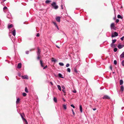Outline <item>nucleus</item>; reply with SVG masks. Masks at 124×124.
<instances>
[{"mask_svg":"<svg viewBox=\"0 0 124 124\" xmlns=\"http://www.w3.org/2000/svg\"><path fill=\"white\" fill-rule=\"evenodd\" d=\"M51 6H52V8L54 9H56L58 8V6L56 5L55 2H54L51 4Z\"/></svg>","mask_w":124,"mask_h":124,"instance_id":"f257e3e1","label":"nucleus"},{"mask_svg":"<svg viewBox=\"0 0 124 124\" xmlns=\"http://www.w3.org/2000/svg\"><path fill=\"white\" fill-rule=\"evenodd\" d=\"M118 33L116 32H114V34L112 33L111 36L112 38L118 36Z\"/></svg>","mask_w":124,"mask_h":124,"instance_id":"f03ea898","label":"nucleus"},{"mask_svg":"<svg viewBox=\"0 0 124 124\" xmlns=\"http://www.w3.org/2000/svg\"><path fill=\"white\" fill-rule=\"evenodd\" d=\"M103 99H110V97L107 95H104L102 98Z\"/></svg>","mask_w":124,"mask_h":124,"instance_id":"7ed1b4c3","label":"nucleus"},{"mask_svg":"<svg viewBox=\"0 0 124 124\" xmlns=\"http://www.w3.org/2000/svg\"><path fill=\"white\" fill-rule=\"evenodd\" d=\"M22 78L23 79H28V76L27 75H24V76H21Z\"/></svg>","mask_w":124,"mask_h":124,"instance_id":"20e7f679","label":"nucleus"},{"mask_svg":"<svg viewBox=\"0 0 124 124\" xmlns=\"http://www.w3.org/2000/svg\"><path fill=\"white\" fill-rule=\"evenodd\" d=\"M12 34L14 36H15L16 35V30L14 28H13L12 29Z\"/></svg>","mask_w":124,"mask_h":124,"instance_id":"39448f33","label":"nucleus"},{"mask_svg":"<svg viewBox=\"0 0 124 124\" xmlns=\"http://www.w3.org/2000/svg\"><path fill=\"white\" fill-rule=\"evenodd\" d=\"M65 89V87L64 86L62 85V92H63V95H66V91L65 90H64Z\"/></svg>","mask_w":124,"mask_h":124,"instance_id":"423d86ee","label":"nucleus"},{"mask_svg":"<svg viewBox=\"0 0 124 124\" xmlns=\"http://www.w3.org/2000/svg\"><path fill=\"white\" fill-rule=\"evenodd\" d=\"M110 27L111 29H115V24L114 23H112L110 25Z\"/></svg>","mask_w":124,"mask_h":124,"instance_id":"0eeeda50","label":"nucleus"},{"mask_svg":"<svg viewBox=\"0 0 124 124\" xmlns=\"http://www.w3.org/2000/svg\"><path fill=\"white\" fill-rule=\"evenodd\" d=\"M124 46V45H120V44H119L117 46V47L119 49H121Z\"/></svg>","mask_w":124,"mask_h":124,"instance_id":"6e6552de","label":"nucleus"},{"mask_svg":"<svg viewBox=\"0 0 124 124\" xmlns=\"http://www.w3.org/2000/svg\"><path fill=\"white\" fill-rule=\"evenodd\" d=\"M7 17L8 18L11 19V15L10 13H8L7 14Z\"/></svg>","mask_w":124,"mask_h":124,"instance_id":"1a4fd4ad","label":"nucleus"},{"mask_svg":"<svg viewBox=\"0 0 124 124\" xmlns=\"http://www.w3.org/2000/svg\"><path fill=\"white\" fill-rule=\"evenodd\" d=\"M56 20L59 23L60 22V18L59 16L55 18Z\"/></svg>","mask_w":124,"mask_h":124,"instance_id":"9d476101","label":"nucleus"},{"mask_svg":"<svg viewBox=\"0 0 124 124\" xmlns=\"http://www.w3.org/2000/svg\"><path fill=\"white\" fill-rule=\"evenodd\" d=\"M74 71L76 73L78 74H79L80 73V71H78L77 70V69L76 68H74Z\"/></svg>","mask_w":124,"mask_h":124,"instance_id":"9b49d317","label":"nucleus"},{"mask_svg":"<svg viewBox=\"0 0 124 124\" xmlns=\"http://www.w3.org/2000/svg\"><path fill=\"white\" fill-rule=\"evenodd\" d=\"M38 51L37 52V55H40V54L41 52L40 49L39 48H38Z\"/></svg>","mask_w":124,"mask_h":124,"instance_id":"f8f14e48","label":"nucleus"},{"mask_svg":"<svg viewBox=\"0 0 124 124\" xmlns=\"http://www.w3.org/2000/svg\"><path fill=\"white\" fill-rule=\"evenodd\" d=\"M22 66V64L21 63H18L17 65V68L20 69L21 68Z\"/></svg>","mask_w":124,"mask_h":124,"instance_id":"ddd939ff","label":"nucleus"},{"mask_svg":"<svg viewBox=\"0 0 124 124\" xmlns=\"http://www.w3.org/2000/svg\"><path fill=\"white\" fill-rule=\"evenodd\" d=\"M20 101V99L19 98H17V99L16 101V104H18Z\"/></svg>","mask_w":124,"mask_h":124,"instance_id":"4468645a","label":"nucleus"},{"mask_svg":"<svg viewBox=\"0 0 124 124\" xmlns=\"http://www.w3.org/2000/svg\"><path fill=\"white\" fill-rule=\"evenodd\" d=\"M120 58H124V52H123L122 54L120 55Z\"/></svg>","mask_w":124,"mask_h":124,"instance_id":"2eb2a0df","label":"nucleus"},{"mask_svg":"<svg viewBox=\"0 0 124 124\" xmlns=\"http://www.w3.org/2000/svg\"><path fill=\"white\" fill-rule=\"evenodd\" d=\"M20 115L23 120L25 118H24L23 116L24 115V113H23L22 114H20Z\"/></svg>","mask_w":124,"mask_h":124,"instance_id":"dca6fc26","label":"nucleus"},{"mask_svg":"<svg viewBox=\"0 0 124 124\" xmlns=\"http://www.w3.org/2000/svg\"><path fill=\"white\" fill-rule=\"evenodd\" d=\"M120 90L122 92H123L124 91V87L123 85H121L120 86Z\"/></svg>","mask_w":124,"mask_h":124,"instance_id":"f3484780","label":"nucleus"},{"mask_svg":"<svg viewBox=\"0 0 124 124\" xmlns=\"http://www.w3.org/2000/svg\"><path fill=\"white\" fill-rule=\"evenodd\" d=\"M113 43H111L110 44V46L112 48H114L115 47V44H113Z\"/></svg>","mask_w":124,"mask_h":124,"instance_id":"a211bd4d","label":"nucleus"},{"mask_svg":"<svg viewBox=\"0 0 124 124\" xmlns=\"http://www.w3.org/2000/svg\"><path fill=\"white\" fill-rule=\"evenodd\" d=\"M117 17L118 18H121L122 19L123 18V17L121 16L120 15H117Z\"/></svg>","mask_w":124,"mask_h":124,"instance_id":"6ab92c4d","label":"nucleus"},{"mask_svg":"<svg viewBox=\"0 0 124 124\" xmlns=\"http://www.w3.org/2000/svg\"><path fill=\"white\" fill-rule=\"evenodd\" d=\"M79 109L80 110V111L81 112H82V107L81 105H80L79 106Z\"/></svg>","mask_w":124,"mask_h":124,"instance_id":"aec40b11","label":"nucleus"},{"mask_svg":"<svg viewBox=\"0 0 124 124\" xmlns=\"http://www.w3.org/2000/svg\"><path fill=\"white\" fill-rule=\"evenodd\" d=\"M13 25L12 24H11L8 26V28L9 29L13 27Z\"/></svg>","mask_w":124,"mask_h":124,"instance_id":"412c9836","label":"nucleus"},{"mask_svg":"<svg viewBox=\"0 0 124 124\" xmlns=\"http://www.w3.org/2000/svg\"><path fill=\"white\" fill-rule=\"evenodd\" d=\"M40 63L41 66L42 67H43L44 66L43 65L42 61L41 60H40Z\"/></svg>","mask_w":124,"mask_h":124,"instance_id":"4be33fe9","label":"nucleus"},{"mask_svg":"<svg viewBox=\"0 0 124 124\" xmlns=\"http://www.w3.org/2000/svg\"><path fill=\"white\" fill-rule=\"evenodd\" d=\"M57 87L59 90L60 91H61V86L59 85H57Z\"/></svg>","mask_w":124,"mask_h":124,"instance_id":"5701e85b","label":"nucleus"},{"mask_svg":"<svg viewBox=\"0 0 124 124\" xmlns=\"http://www.w3.org/2000/svg\"><path fill=\"white\" fill-rule=\"evenodd\" d=\"M123 80H120V85H122L123 84Z\"/></svg>","mask_w":124,"mask_h":124,"instance_id":"b1692460","label":"nucleus"},{"mask_svg":"<svg viewBox=\"0 0 124 124\" xmlns=\"http://www.w3.org/2000/svg\"><path fill=\"white\" fill-rule=\"evenodd\" d=\"M51 1L50 0H47L45 1V3L46 4L48 3Z\"/></svg>","mask_w":124,"mask_h":124,"instance_id":"393cba45","label":"nucleus"},{"mask_svg":"<svg viewBox=\"0 0 124 124\" xmlns=\"http://www.w3.org/2000/svg\"><path fill=\"white\" fill-rule=\"evenodd\" d=\"M51 61L53 62H56L57 61V60L56 59H54L53 58H52L51 60Z\"/></svg>","mask_w":124,"mask_h":124,"instance_id":"a878e982","label":"nucleus"},{"mask_svg":"<svg viewBox=\"0 0 124 124\" xmlns=\"http://www.w3.org/2000/svg\"><path fill=\"white\" fill-rule=\"evenodd\" d=\"M25 92L26 93H28V90L27 87H25Z\"/></svg>","mask_w":124,"mask_h":124,"instance_id":"bb28decb","label":"nucleus"},{"mask_svg":"<svg viewBox=\"0 0 124 124\" xmlns=\"http://www.w3.org/2000/svg\"><path fill=\"white\" fill-rule=\"evenodd\" d=\"M54 101L55 102H57V99L55 97H54Z\"/></svg>","mask_w":124,"mask_h":124,"instance_id":"cd10ccee","label":"nucleus"},{"mask_svg":"<svg viewBox=\"0 0 124 124\" xmlns=\"http://www.w3.org/2000/svg\"><path fill=\"white\" fill-rule=\"evenodd\" d=\"M23 120V121L25 122V124H28V122L25 119Z\"/></svg>","mask_w":124,"mask_h":124,"instance_id":"c85d7f7f","label":"nucleus"},{"mask_svg":"<svg viewBox=\"0 0 124 124\" xmlns=\"http://www.w3.org/2000/svg\"><path fill=\"white\" fill-rule=\"evenodd\" d=\"M63 108L64 109H66L67 108V107L66 105H63Z\"/></svg>","mask_w":124,"mask_h":124,"instance_id":"c756f323","label":"nucleus"},{"mask_svg":"<svg viewBox=\"0 0 124 124\" xmlns=\"http://www.w3.org/2000/svg\"><path fill=\"white\" fill-rule=\"evenodd\" d=\"M112 43H115L116 41V39H115L114 40H112Z\"/></svg>","mask_w":124,"mask_h":124,"instance_id":"7c9ffc66","label":"nucleus"},{"mask_svg":"<svg viewBox=\"0 0 124 124\" xmlns=\"http://www.w3.org/2000/svg\"><path fill=\"white\" fill-rule=\"evenodd\" d=\"M53 23H54V25H55V26H57V25L56 24V23L54 22H53Z\"/></svg>","mask_w":124,"mask_h":124,"instance_id":"2f4dec72","label":"nucleus"},{"mask_svg":"<svg viewBox=\"0 0 124 124\" xmlns=\"http://www.w3.org/2000/svg\"><path fill=\"white\" fill-rule=\"evenodd\" d=\"M22 95L23 96H25L27 94L25 93H22Z\"/></svg>","mask_w":124,"mask_h":124,"instance_id":"473e14b6","label":"nucleus"},{"mask_svg":"<svg viewBox=\"0 0 124 124\" xmlns=\"http://www.w3.org/2000/svg\"><path fill=\"white\" fill-rule=\"evenodd\" d=\"M117 50V49L116 48H115L114 49V52H116Z\"/></svg>","mask_w":124,"mask_h":124,"instance_id":"72a5a7b5","label":"nucleus"},{"mask_svg":"<svg viewBox=\"0 0 124 124\" xmlns=\"http://www.w3.org/2000/svg\"><path fill=\"white\" fill-rule=\"evenodd\" d=\"M67 71L68 72H70V68H69L67 69Z\"/></svg>","mask_w":124,"mask_h":124,"instance_id":"f704fd0d","label":"nucleus"},{"mask_svg":"<svg viewBox=\"0 0 124 124\" xmlns=\"http://www.w3.org/2000/svg\"><path fill=\"white\" fill-rule=\"evenodd\" d=\"M59 76L60 77L62 78V75L60 73L59 74Z\"/></svg>","mask_w":124,"mask_h":124,"instance_id":"c9c22d12","label":"nucleus"},{"mask_svg":"<svg viewBox=\"0 0 124 124\" xmlns=\"http://www.w3.org/2000/svg\"><path fill=\"white\" fill-rule=\"evenodd\" d=\"M114 64L116 65L117 64V61L116 60H115L114 62Z\"/></svg>","mask_w":124,"mask_h":124,"instance_id":"e433bc0d","label":"nucleus"},{"mask_svg":"<svg viewBox=\"0 0 124 124\" xmlns=\"http://www.w3.org/2000/svg\"><path fill=\"white\" fill-rule=\"evenodd\" d=\"M121 63L122 64V66H124V60Z\"/></svg>","mask_w":124,"mask_h":124,"instance_id":"4c0bfd02","label":"nucleus"},{"mask_svg":"<svg viewBox=\"0 0 124 124\" xmlns=\"http://www.w3.org/2000/svg\"><path fill=\"white\" fill-rule=\"evenodd\" d=\"M119 20L118 19H117L116 21V23H118L119 22Z\"/></svg>","mask_w":124,"mask_h":124,"instance_id":"58836bf2","label":"nucleus"},{"mask_svg":"<svg viewBox=\"0 0 124 124\" xmlns=\"http://www.w3.org/2000/svg\"><path fill=\"white\" fill-rule=\"evenodd\" d=\"M29 51H26L25 52V53L27 54H29Z\"/></svg>","mask_w":124,"mask_h":124,"instance_id":"ea45409f","label":"nucleus"},{"mask_svg":"<svg viewBox=\"0 0 124 124\" xmlns=\"http://www.w3.org/2000/svg\"><path fill=\"white\" fill-rule=\"evenodd\" d=\"M7 9V8L6 7H4L3 8V10H5L6 9Z\"/></svg>","mask_w":124,"mask_h":124,"instance_id":"a19ab883","label":"nucleus"},{"mask_svg":"<svg viewBox=\"0 0 124 124\" xmlns=\"http://www.w3.org/2000/svg\"><path fill=\"white\" fill-rule=\"evenodd\" d=\"M71 107L73 108H75V106L73 104H71L70 105Z\"/></svg>","mask_w":124,"mask_h":124,"instance_id":"79ce46f5","label":"nucleus"},{"mask_svg":"<svg viewBox=\"0 0 124 124\" xmlns=\"http://www.w3.org/2000/svg\"><path fill=\"white\" fill-rule=\"evenodd\" d=\"M72 111L73 115L74 116L75 115V113L74 111L72 109Z\"/></svg>","mask_w":124,"mask_h":124,"instance_id":"37998d69","label":"nucleus"},{"mask_svg":"<svg viewBox=\"0 0 124 124\" xmlns=\"http://www.w3.org/2000/svg\"><path fill=\"white\" fill-rule=\"evenodd\" d=\"M73 92L74 93H76L77 92L76 91L75 89L73 91Z\"/></svg>","mask_w":124,"mask_h":124,"instance_id":"c03bdc74","label":"nucleus"},{"mask_svg":"<svg viewBox=\"0 0 124 124\" xmlns=\"http://www.w3.org/2000/svg\"><path fill=\"white\" fill-rule=\"evenodd\" d=\"M124 36L123 37H122L120 39H121L123 41L124 40Z\"/></svg>","mask_w":124,"mask_h":124,"instance_id":"a18cd8bd","label":"nucleus"},{"mask_svg":"<svg viewBox=\"0 0 124 124\" xmlns=\"http://www.w3.org/2000/svg\"><path fill=\"white\" fill-rule=\"evenodd\" d=\"M38 55V57H37V59L38 60H39L40 59V57H39V55Z\"/></svg>","mask_w":124,"mask_h":124,"instance_id":"49530a36","label":"nucleus"},{"mask_svg":"<svg viewBox=\"0 0 124 124\" xmlns=\"http://www.w3.org/2000/svg\"><path fill=\"white\" fill-rule=\"evenodd\" d=\"M40 36V34L39 33H38L36 35V36L37 37H39Z\"/></svg>","mask_w":124,"mask_h":124,"instance_id":"de8ad7c7","label":"nucleus"},{"mask_svg":"<svg viewBox=\"0 0 124 124\" xmlns=\"http://www.w3.org/2000/svg\"><path fill=\"white\" fill-rule=\"evenodd\" d=\"M47 67V66L46 65V66L44 67L43 68V69H46Z\"/></svg>","mask_w":124,"mask_h":124,"instance_id":"09e8293b","label":"nucleus"},{"mask_svg":"<svg viewBox=\"0 0 124 124\" xmlns=\"http://www.w3.org/2000/svg\"><path fill=\"white\" fill-rule=\"evenodd\" d=\"M70 65L69 64H66V66L67 67H68Z\"/></svg>","mask_w":124,"mask_h":124,"instance_id":"8fccbe9b","label":"nucleus"},{"mask_svg":"<svg viewBox=\"0 0 124 124\" xmlns=\"http://www.w3.org/2000/svg\"><path fill=\"white\" fill-rule=\"evenodd\" d=\"M59 64L60 66H62V62H60L59 63Z\"/></svg>","mask_w":124,"mask_h":124,"instance_id":"3c124183","label":"nucleus"},{"mask_svg":"<svg viewBox=\"0 0 124 124\" xmlns=\"http://www.w3.org/2000/svg\"><path fill=\"white\" fill-rule=\"evenodd\" d=\"M18 75L19 77H20L21 76V74L20 73H18Z\"/></svg>","mask_w":124,"mask_h":124,"instance_id":"603ef678","label":"nucleus"},{"mask_svg":"<svg viewBox=\"0 0 124 124\" xmlns=\"http://www.w3.org/2000/svg\"><path fill=\"white\" fill-rule=\"evenodd\" d=\"M96 108H93V110H96Z\"/></svg>","mask_w":124,"mask_h":124,"instance_id":"864d4df0","label":"nucleus"},{"mask_svg":"<svg viewBox=\"0 0 124 124\" xmlns=\"http://www.w3.org/2000/svg\"><path fill=\"white\" fill-rule=\"evenodd\" d=\"M110 69L111 70H112V67L111 66H110Z\"/></svg>","mask_w":124,"mask_h":124,"instance_id":"5fc2aeb1","label":"nucleus"},{"mask_svg":"<svg viewBox=\"0 0 124 124\" xmlns=\"http://www.w3.org/2000/svg\"><path fill=\"white\" fill-rule=\"evenodd\" d=\"M56 27H57V29L58 30H59V28L58 27V25L57 26H56Z\"/></svg>","mask_w":124,"mask_h":124,"instance_id":"6e6d98bb","label":"nucleus"},{"mask_svg":"<svg viewBox=\"0 0 124 124\" xmlns=\"http://www.w3.org/2000/svg\"><path fill=\"white\" fill-rule=\"evenodd\" d=\"M62 100H63L64 101H65V99L63 98H62Z\"/></svg>","mask_w":124,"mask_h":124,"instance_id":"4d7b16f0","label":"nucleus"},{"mask_svg":"<svg viewBox=\"0 0 124 124\" xmlns=\"http://www.w3.org/2000/svg\"><path fill=\"white\" fill-rule=\"evenodd\" d=\"M50 83L51 85H53V84L52 82H50Z\"/></svg>","mask_w":124,"mask_h":124,"instance_id":"13d9d810","label":"nucleus"},{"mask_svg":"<svg viewBox=\"0 0 124 124\" xmlns=\"http://www.w3.org/2000/svg\"><path fill=\"white\" fill-rule=\"evenodd\" d=\"M56 46V47H57L58 48H59V47L58 46Z\"/></svg>","mask_w":124,"mask_h":124,"instance_id":"bf43d9fd","label":"nucleus"},{"mask_svg":"<svg viewBox=\"0 0 124 124\" xmlns=\"http://www.w3.org/2000/svg\"><path fill=\"white\" fill-rule=\"evenodd\" d=\"M61 8L62 9V4L61 5Z\"/></svg>","mask_w":124,"mask_h":124,"instance_id":"052dcab7","label":"nucleus"},{"mask_svg":"<svg viewBox=\"0 0 124 124\" xmlns=\"http://www.w3.org/2000/svg\"><path fill=\"white\" fill-rule=\"evenodd\" d=\"M112 73H113L114 74V73H115L114 72H113Z\"/></svg>","mask_w":124,"mask_h":124,"instance_id":"680f3d73","label":"nucleus"},{"mask_svg":"<svg viewBox=\"0 0 124 124\" xmlns=\"http://www.w3.org/2000/svg\"><path fill=\"white\" fill-rule=\"evenodd\" d=\"M64 65V64L63 63H62V66Z\"/></svg>","mask_w":124,"mask_h":124,"instance_id":"e2e57ef3","label":"nucleus"},{"mask_svg":"<svg viewBox=\"0 0 124 124\" xmlns=\"http://www.w3.org/2000/svg\"><path fill=\"white\" fill-rule=\"evenodd\" d=\"M30 51H31V49H30Z\"/></svg>","mask_w":124,"mask_h":124,"instance_id":"0e129e2a","label":"nucleus"},{"mask_svg":"<svg viewBox=\"0 0 124 124\" xmlns=\"http://www.w3.org/2000/svg\"><path fill=\"white\" fill-rule=\"evenodd\" d=\"M62 78H63V77H62Z\"/></svg>","mask_w":124,"mask_h":124,"instance_id":"69168bd1","label":"nucleus"}]
</instances>
